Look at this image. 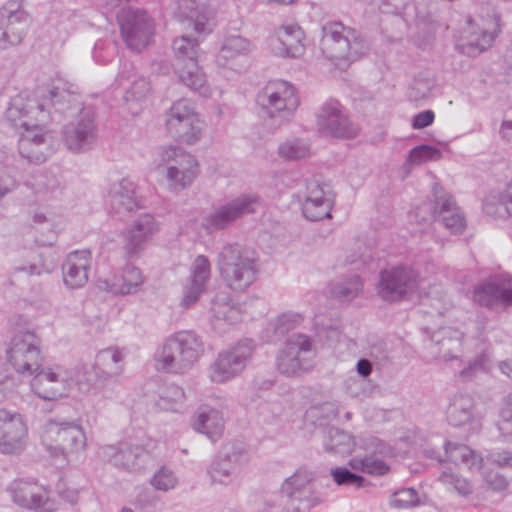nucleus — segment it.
Returning a JSON list of instances; mask_svg holds the SVG:
<instances>
[{
	"mask_svg": "<svg viewBox=\"0 0 512 512\" xmlns=\"http://www.w3.org/2000/svg\"><path fill=\"white\" fill-rule=\"evenodd\" d=\"M508 368H509V364H508V363H503V364L501 365V369H502V371H503L504 373H506V374L510 375L509 371L507 370Z\"/></svg>",
	"mask_w": 512,
	"mask_h": 512,
	"instance_id": "680f3d73",
	"label": "nucleus"
},
{
	"mask_svg": "<svg viewBox=\"0 0 512 512\" xmlns=\"http://www.w3.org/2000/svg\"><path fill=\"white\" fill-rule=\"evenodd\" d=\"M110 356L115 362L118 361V356L115 351H106L100 354V357Z\"/></svg>",
	"mask_w": 512,
	"mask_h": 512,
	"instance_id": "13d9d810",
	"label": "nucleus"
},
{
	"mask_svg": "<svg viewBox=\"0 0 512 512\" xmlns=\"http://www.w3.org/2000/svg\"><path fill=\"white\" fill-rule=\"evenodd\" d=\"M132 195H134L133 183L125 179L115 190L113 202L119 206V209L123 207L127 211H132L140 207L139 203L132 198Z\"/></svg>",
	"mask_w": 512,
	"mask_h": 512,
	"instance_id": "72a5a7b5",
	"label": "nucleus"
},
{
	"mask_svg": "<svg viewBox=\"0 0 512 512\" xmlns=\"http://www.w3.org/2000/svg\"><path fill=\"white\" fill-rule=\"evenodd\" d=\"M243 367V361L234 354L221 355L213 366L211 379L214 382H225L242 370Z\"/></svg>",
	"mask_w": 512,
	"mask_h": 512,
	"instance_id": "a878e982",
	"label": "nucleus"
},
{
	"mask_svg": "<svg viewBox=\"0 0 512 512\" xmlns=\"http://www.w3.org/2000/svg\"><path fill=\"white\" fill-rule=\"evenodd\" d=\"M304 32L297 24L280 26L271 39V49L274 54L281 57L295 58L303 54Z\"/></svg>",
	"mask_w": 512,
	"mask_h": 512,
	"instance_id": "f8f14e48",
	"label": "nucleus"
},
{
	"mask_svg": "<svg viewBox=\"0 0 512 512\" xmlns=\"http://www.w3.org/2000/svg\"><path fill=\"white\" fill-rule=\"evenodd\" d=\"M499 31V18L493 14L487 19H481V24L469 17L466 27L461 32L460 39L457 43L461 53L476 57L489 47H491L497 32Z\"/></svg>",
	"mask_w": 512,
	"mask_h": 512,
	"instance_id": "39448f33",
	"label": "nucleus"
},
{
	"mask_svg": "<svg viewBox=\"0 0 512 512\" xmlns=\"http://www.w3.org/2000/svg\"><path fill=\"white\" fill-rule=\"evenodd\" d=\"M439 157V151L428 145H422L412 149L409 155L410 161L417 165L430 160H436Z\"/></svg>",
	"mask_w": 512,
	"mask_h": 512,
	"instance_id": "a19ab883",
	"label": "nucleus"
},
{
	"mask_svg": "<svg viewBox=\"0 0 512 512\" xmlns=\"http://www.w3.org/2000/svg\"><path fill=\"white\" fill-rule=\"evenodd\" d=\"M446 453L449 459L456 464H465L472 467L478 461L474 451L463 444H447Z\"/></svg>",
	"mask_w": 512,
	"mask_h": 512,
	"instance_id": "473e14b6",
	"label": "nucleus"
},
{
	"mask_svg": "<svg viewBox=\"0 0 512 512\" xmlns=\"http://www.w3.org/2000/svg\"><path fill=\"white\" fill-rule=\"evenodd\" d=\"M166 123L171 128L176 126L195 128L196 125L202 124L203 120L190 100L180 99L174 102L167 112Z\"/></svg>",
	"mask_w": 512,
	"mask_h": 512,
	"instance_id": "412c9836",
	"label": "nucleus"
},
{
	"mask_svg": "<svg viewBox=\"0 0 512 512\" xmlns=\"http://www.w3.org/2000/svg\"><path fill=\"white\" fill-rule=\"evenodd\" d=\"M151 92L149 81L145 77H137L124 94L125 105L133 115H138Z\"/></svg>",
	"mask_w": 512,
	"mask_h": 512,
	"instance_id": "b1692460",
	"label": "nucleus"
},
{
	"mask_svg": "<svg viewBox=\"0 0 512 512\" xmlns=\"http://www.w3.org/2000/svg\"><path fill=\"white\" fill-rule=\"evenodd\" d=\"M202 352V344L196 335L179 332L165 343L158 362L163 370L181 371L196 362Z\"/></svg>",
	"mask_w": 512,
	"mask_h": 512,
	"instance_id": "20e7f679",
	"label": "nucleus"
},
{
	"mask_svg": "<svg viewBox=\"0 0 512 512\" xmlns=\"http://www.w3.org/2000/svg\"><path fill=\"white\" fill-rule=\"evenodd\" d=\"M111 9L120 8L117 21L121 35L131 50L140 52L150 41L154 32V24L146 11L126 6L128 0H104Z\"/></svg>",
	"mask_w": 512,
	"mask_h": 512,
	"instance_id": "7ed1b4c3",
	"label": "nucleus"
},
{
	"mask_svg": "<svg viewBox=\"0 0 512 512\" xmlns=\"http://www.w3.org/2000/svg\"><path fill=\"white\" fill-rule=\"evenodd\" d=\"M342 437H343L344 440H347V441L350 440V438L347 435H343Z\"/></svg>",
	"mask_w": 512,
	"mask_h": 512,
	"instance_id": "774afa93",
	"label": "nucleus"
},
{
	"mask_svg": "<svg viewBox=\"0 0 512 512\" xmlns=\"http://www.w3.org/2000/svg\"><path fill=\"white\" fill-rule=\"evenodd\" d=\"M499 416L498 427L502 435H512V393L503 401Z\"/></svg>",
	"mask_w": 512,
	"mask_h": 512,
	"instance_id": "58836bf2",
	"label": "nucleus"
},
{
	"mask_svg": "<svg viewBox=\"0 0 512 512\" xmlns=\"http://www.w3.org/2000/svg\"><path fill=\"white\" fill-rule=\"evenodd\" d=\"M357 370L360 374L367 376L371 372V365L367 360H360L357 364Z\"/></svg>",
	"mask_w": 512,
	"mask_h": 512,
	"instance_id": "5fc2aeb1",
	"label": "nucleus"
},
{
	"mask_svg": "<svg viewBox=\"0 0 512 512\" xmlns=\"http://www.w3.org/2000/svg\"><path fill=\"white\" fill-rule=\"evenodd\" d=\"M95 110L92 106H84L78 111L77 128H94Z\"/></svg>",
	"mask_w": 512,
	"mask_h": 512,
	"instance_id": "de8ad7c7",
	"label": "nucleus"
},
{
	"mask_svg": "<svg viewBox=\"0 0 512 512\" xmlns=\"http://www.w3.org/2000/svg\"><path fill=\"white\" fill-rule=\"evenodd\" d=\"M91 256L86 251L75 252L68 256L64 270V282L71 288L83 286L88 280V268Z\"/></svg>",
	"mask_w": 512,
	"mask_h": 512,
	"instance_id": "aec40b11",
	"label": "nucleus"
},
{
	"mask_svg": "<svg viewBox=\"0 0 512 512\" xmlns=\"http://www.w3.org/2000/svg\"><path fill=\"white\" fill-rule=\"evenodd\" d=\"M439 216L445 227L453 233L460 232L465 228V219L451 197L441 200Z\"/></svg>",
	"mask_w": 512,
	"mask_h": 512,
	"instance_id": "c85d7f7f",
	"label": "nucleus"
},
{
	"mask_svg": "<svg viewBox=\"0 0 512 512\" xmlns=\"http://www.w3.org/2000/svg\"><path fill=\"white\" fill-rule=\"evenodd\" d=\"M41 353L37 346L22 337H15L8 350V360L19 373L32 374L39 369Z\"/></svg>",
	"mask_w": 512,
	"mask_h": 512,
	"instance_id": "ddd939ff",
	"label": "nucleus"
},
{
	"mask_svg": "<svg viewBox=\"0 0 512 512\" xmlns=\"http://www.w3.org/2000/svg\"><path fill=\"white\" fill-rule=\"evenodd\" d=\"M29 144H30V141L28 139H21L20 146H19L21 153L24 154V153L28 152Z\"/></svg>",
	"mask_w": 512,
	"mask_h": 512,
	"instance_id": "4d7b16f0",
	"label": "nucleus"
},
{
	"mask_svg": "<svg viewBox=\"0 0 512 512\" xmlns=\"http://www.w3.org/2000/svg\"><path fill=\"white\" fill-rule=\"evenodd\" d=\"M11 500L18 506L39 512L57 510V501L49 495L47 488L37 481L15 479L7 487Z\"/></svg>",
	"mask_w": 512,
	"mask_h": 512,
	"instance_id": "423d86ee",
	"label": "nucleus"
},
{
	"mask_svg": "<svg viewBox=\"0 0 512 512\" xmlns=\"http://www.w3.org/2000/svg\"><path fill=\"white\" fill-rule=\"evenodd\" d=\"M320 47L327 58L347 63L356 61L367 50L360 33L341 22H329L322 27Z\"/></svg>",
	"mask_w": 512,
	"mask_h": 512,
	"instance_id": "f03ea898",
	"label": "nucleus"
},
{
	"mask_svg": "<svg viewBox=\"0 0 512 512\" xmlns=\"http://www.w3.org/2000/svg\"><path fill=\"white\" fill-rule=\"evenodd\" d=\"M65 375V370L59 366L38 369L31 381V387L43 399H56L64 394L68 386Z\"/></svg>",
	"mask_w": 512,
	"mask_h": 512,
	"instance_id": "9d476101",
	"label": "nucleus"
},
{
	"mask_svg": "<svg viewBox=\"0 0 512 512\" xmlns=\"http://www.w3.org/2000/svg\"><path fill=\"white\" fill-rule=\"evenodd\" d=\"M176 484V478L171 471L160 469L152 479V485L158 489L166 491L171 489Z\"/></svg>",
	"mask_w": 512,
	"mask_h": 512,
	"instance_id": "c03bdc74",
	"label": "nucleus"
},
{
	"mask_svg": "<svg viewBox=\"0 0 512 512\" xmlns=\"http://www.w3.org/2000/svg\"><path fill=\"white\" fill-rule=\"evenodd\" d=\"M173 51L178 61H183L184 64L189 61H196L199 45L195 38L189 36H181L173 41Z\"/></svg>",
	"mask_w": 512,
	"mask_h": 512,
	"instance_id": "c756f323",
	"label": "nucleus"
},
{
	"mask_svg": "<svg viewBox=\"0 0 512 512\" xmlns=\"http://www.w3.org/2000/svg\"><path fill=\"white\" fill-rule=\"evenodd\" d=\"M303 214L312 221L330 217V203L323 197L309 196L303 204Z\"/></svg>",
	"mask_w": 512,
	"mask_h": 512,
	"instance_id": "7c9ffc66",
	"label": "nucleus"
},
{
	"mask_svg": "<svg viewBox=\"0 0 512 512\" xmlns=\"http://www.w3.org/2000/svg\"><path fill=\"white\" fill-rule=\"evenodd\" d=\"M59 492L62 493V497L68 501L73 503L75 501V492L66 488L65 483L61 482L58 486Z\"/></svg>",
	"mask_w": 512,
	"mask_h": 512,
	"instance_id": "603ef678",
	"label": "nucleus"
},
{
	"mask_svg": "<svg viewBox=\"0 0 512 512\" xmlns=\"http://www.w3.org/2000/svg\"><path fill=\"white\" fill-rule=\"evenodd\" d=\"M74 429L70 427L59 426L57 424H49L45 427L42 434V441L48 448H53V440L56 442L58 447L63 444L68 437L72 436Z\"/></svg>",
	"mask_w": 512,
	"mask_h": 512,
	"instance_id": "f704fd0d",
	"label": "nucleus"
},
{
	"mask_svg": "<svg viewBox=\"0 0 512 512\" xmlns=\"http://www.w3.org/2000/svg\"><path fill=\"white\" fill-rule=\"evenodd\" d=\"M319 128H348L349 120L337 101L322 105L316 113Z\"/></svg>",
	"mask_w": 512,
	"mask_h": 512,
	"instance_id": "5701e85b",
	"label": "nucleus"
},
{
	"mask_svg": "<svg viewBox=\"0 0 512 512\" xmlns=\"http://www.w3.org/2000/svg\"><path fill=\"white\" fill-rule=\"evenodd\" d=\"M349 466L372 475H383L388 471V466L374 457L353 458L349 461Z\"/></svg>",
	"mask_w": 512,
	"mask_h": 512,
	"instance_id": "e433bc0d",
	"label": "nucleus"
},
{
	"mask_svg": "<svg viewBox=\"0 0 512 512\" xmlns=\"http://www.w3.org/2000/svg\"><path fill=\"white\" fill-rule=\"evenodd\" d=\"M143 456V451L138 448H129L124 451L119 452L115 458L114 462L116 465H122L123 467L136 470L139 466V462L141 457Z\"/></svg>",
	"mask_w": 512,
	"mask_h": 512,
	"instance_id": "ea45409f",
	"label": "nucleus"
},
{
	"mask_svg": "<svg viewBox=\"0 0 512 512\" xmlns=\"http://www.w3.org/2000/svg\"><path fill=\"white\" fill-rule=\"evenodd\" d=\"M474 301L481 306L495 307L512 304V279L498 276L479 285L474 291Z\"/></svg>",
	"mask_w": 512,
	"mask_h": 512,
	"instance_id": "1a4fd4ad",
	"label": "nucleus"
},
{
	"mask_svg": "<svg viewBox=\"0 0 512 512\" xmlns=\"http://www.w3.org/2000/svg\"><path fill=\"white\" fill-rule=\"evenodd\" d=\"M226 253L222 254L221 272L228 285L235 290L244 289L255 278V268L252 262L231 264Z\"/></svg>",
	"mask_w": 512,
	"mask_h": 512,
	"instance_id": "a211bd4d",
	"label": "nucleus"
},
{
	"mask_svg": "<svg viewBox=\"0 0 512 512\" xmlns=\"http://www.w3.org/2000/svg\"><path fill=\"white\" fill-rule=\"evenodd\" d=\"M502 128H512V121H505L502 125Z\"/></svg>",
	"mask_w": 512,
	"mask_h": 512,
	"instance_id": "e2e57ef3",
	"label": "nucleus"
},
{
	"mask_svg": "<svg viewBox=\"0 0 512 512\" xmlns=\"http://www.w3.org/2000/svg\"><path fill=\"white\" fill-rule=\"evenodd\" d=\"M434 112L432 110H425L423 112L418 113L413 117L412 128H426L431 125L434 121Z\"/></svg>",
	"mask_w": 512,
	"mask_h": 512,
	"instance_id": "09e8293b",
	"label": "nucleus"
},
{
	"mask_svg": "<svg viewBox=\"0 0 512 512\" xmlns=\"http://www.w3.org/2000/svg\"><path fill=\"white\" fill-rule=\"evenodd\" d=\"M178 77L179 80L193 91H199L205 94V75L200 70L197 61H189L180 66L178 64Z\"/></svg>",
	"mask_w": 512,
	"mask_h": 512,
	"instance_id": "cd10ccee",
	"label": "nucleus"
},
{
	"mask_svg": "<svg viewBox=\"0 0 512 512\" xmlns=\"http://www.w3.org/2000/svg\"><path fill=\"white\" fill-rule=\"evenodd\" d=\"M209 272L210 265L207 258L204 256L197 257L192 266L191 277L184 287V297L182 299L184 307H189L197 301L204 291Z\"/></svg>",
	"mask_w": 512,
	"mask_h": 512,
	"instance_id": "f3484780",
	"label": "nucleus"
},
{
	"mask_svg": "<svg viewBox=\"0 0 512 512\" xmlns=\"http://www.w3.org/2000/svg\"><path fill=\"white\" fill-rule=\"evenodd\" d=\"M143 283V277L138 268L128 267L121 275L115 276L107 283V290L112 294H129L135 292Z\"/></svg>",
	"mask_w": 512,
	"mask_h": 512,
	"instance_id": "393cba45",
	"label": "nucleus"
},
{
	"mask_svg": "<svg viewBox=\"0 0 512 512\" xmlns=\"http://www.w3.org/2000/svg\"><path fill=\"white\" fill-rule=\"evenodd\" d=\"M165 161L169 165L167 176L173 185L185 187L191 183L198 173V163L189 154L182 153L175 148L165 150Z\"/></svg>",
	"mask_w": 512,
	"mask_h": 512,
	"instance_id": "9b49d317",
	"label": "nucleus"
},
{
	"mask_svg": "<svg viewBox=\"0 0 512 512\" xmlns=\"http://www.w3.org/2000/svg\"><path fill=\"white\" fill-rule=\"evenodd\" d=\"M104 49V43L97 42L93 49V57L97 62L106 63L108 62V59H105L101 55V51Z\"/></svg>",
	"mask_w": 512,
	"mask_h": 512,
	"instance_id": "864d4df0",
	"label": "nucleus"
},
{
	"mask_svg": "<svg viewBox=\"0 0 512 512\" xmlns=\"http://www.w3.org/2000/svg\"><path fill=\"white\" fill-rule=\"evenodd\" d=\"M435 86V80L430 75L420 74L416 76L408 89V97L411 101L426 99Z\"/></svg>",
	"mask_w": 512,
	"mask_h": 512,
	"instance_id": "2f4dec72",
	"label": "nucleus"
},
{
	"mask_svg": "<svg viewBox=\"0 0 512 512\" xmlns=\"http://www.w3.org/2000/svg\"><path fill=\"white\" fill-rule=\"evenodd\" d=\"M500 464L512 466V457L497 460Z\"/></svg>",
	"mask_w": 512,
	"mask_h": 512,
	"instance_id": "bf43d9fd",
	"label": "nucleus"
},
{
	"mask_svg": "<svg viewBox=\"0 0 512 512\" xmlns=\"http://www.w3.org/2000/svg\"><path fill=\"white\" fill-rule=\"evenodd\" d=\"M28 430L18 414L0 411V451L16 453L22 450L27 442Z\"/></svg>",
	"mask_w": 512,
	"mask_h": 512,
	"instance_id": "6e6552de",
	"label": "nucleus"
},
{
	"mask_svg": "<svg viewBox=\"0 0 512 512\" xmlns=\"http://www.w3.org/2000/svg\"><path fill=\"white\" fill-rule=\"evenodd\" d=\"M279 153L286 159H298L307 155V149L296 142H287L280 146Z\"/></svg>",
	"mask_w": 512,
	"mask_h": 512,
	"instance_id": "a18cd8bd",
	"label": "nucleus"
},
{
	"mask_svg": "<svg viewBox=\"0 0 512 512\" xmlns=\"http://www.w3.org/2000/svg\"><path fill=\"white\" fill-rule=\"evenodd\" d=\"M31 24L30 15L17 2H9L0 11V44L3 49L19 45Z\"/></svg>",
	"mask_w": 512,
	"mask_h": 512,
	"instance_id": "0eeeda50",
	"label": "nucleus"
},
{
	"mask_svg": "<svg viewBox=\"0 0 512 512\" xmlns=\"http://www.w3.org/2000/svg\"><path fill=\"white\" fill-rule=\"evenodd\" d=\"M256 102L259 116L273 126L289 124L299 106L295 88L282 80L269 82L257 94Z\"/></svg>",
	"mask_w": 512,
	"mask_h": 512,
	"instance_id": "f257e3e1",
	"label": "nucleus"
},
{
	"mask_svg": "<svg viewBox=\"0 0 512 512\" xmlns=\"http://www.w3.org/2000/svg\"><path fill=\"white\" fill-rule=\"evenodd\" d=\"M298 347L299 350L306 351L310 348V341L306 336L299 335L295 342L289 344L290 354H293Z\"/></svg>",
	"mask_w": 512,
	"mask_h": 512,
	"instance_id": "3c124183",
	"label": "nucleus"
},
{
	"mask_svg": "<svg viewBox=\"0 0 512 512\" xmlns=\"http://www.w3.org/2000/svg\"><path fill=\"white\" fill-rule=\"evenodd\" d=\"M258 201L256 199H237L226 207L217 211L209 220L211 228H223L238 217L255 211Z\"/></svg>",
	"mask_w": 512,
	"mask_h": 512,
	"instance_id": "4be33fe9",
	"label": "nucleus"
},
{
	"mask_svg": "<svg viewBox=\"0 0 512 512\" xmlns=\"http://www.w3.org/2000/svg\"><path fill=\"white\" fill-rule=\"evenodd\" d=\"M278 365L281 372L287 375L296 374L299 370V361L297 358L287 359V357H280Z\"/></svg>",
	"mask_w": 512,
	"mask_h": 512,
	"instance_id": "8fccbe9b",
	"label": "nucleus"
},
{
	"mask_svg": "<svg viewBox=\"0 0 512 512\" xmlns=\"http://www.w3.org/2000/svg\"><path fill=\"white\" fill-rule=\"evenodd\" d=\"M178 16L193 26L197 33L212 31L213 11L209 5L199 0H178Z\"/></svg>",
	"mask_w": 512,
	"mask_h": 512,
	"instance_id": "2eb2a0df",
	"label": "nucleus"
},
{
	"mask_svg": "<svg viewBox=\"0 0 512 512\" xmlns=\"http://www.w3.org/2000/svg\"><path fill=\"white\" fill-rule=\"evenodd\" d=\"M155 230L154 220L150 215H144L135 226L125 235L129 253H133Z\"/></svg>",
	"mask_w": 512,
	"mask_h": 512,
	"instance_id": "bb28decb",
	"label": "nucleus"
},
{
	"mask_svg": "<svg viewBox=\"0 0 512 512\" xmlns=\"http://www.w3.org/2000/svg\"><path fill=\"white\" fill-rule=\"evenodd\" d=\"M354 286H355V287H354V290H355V291H358V290L360 289V287H361V283H360V282H358V281H356V282L354 283Z\"/></svg>",
	"mask_w": 512,
	"mask_h": 512,
	"instance_id": "0e129e2a",
	"label": "nucleus"
},
{
	"mask_svg": "<svg viewBox=\"0 0 512 512\" xmlns=\"http://www.w3.org/2000/svg\"><path fill=\"white\" fill-rule=\"evenodd\" d=\"M82 136V131L81 130H77L76 133H75V138H80Z\"/></svg>",
	"mask_w": 512,
	"mask_h": 512,
	"instance_id": "69168bd1",
	"label": "nucleus"
},
{
	"mask_svg": "<svg viewBox=\"0 0 512 512\" xmlns=\"http://www.w3.org/2000/svg\"><path fill=\"white\" fill-rule=\"evenodd\" d=\"M199 425L201 431L208 437L215 439L223 432V419L217 411H210L209 414H201L199 416Z\"/></svg>",
	"mask_w": 512,
	"mask_h": 512,
	"instance_id": "c9c22d12",
	"label": "nucleus"
},
{
	"mask_svg": "<svg viewBox=\"0 0 512 512\" xmlns=\"http://www.w3.org/2000/svg\"><path fill=\"white\" fill-rule=\"evenodd\" d=\"M505 207L508 214L512 216V184H510L508 188V192L505 198Z\"/></svg>",
	"mask_w": 512,
	"mask_h": 512,
	"instance_id": "6e6d98bb",
	"label": "nucleus"
},
{
	"mask_svg": "<svg viewBox=\"0 0 512 512\" xmlns=\"http://www.w3.org/2000/svg\"><path fill=\"white\" fill-rule=\"evenodd\" d=\"M76 102L77 99L73 92L61 90L58 87L49 89L40 96L36 120L40 121L44 127L52 115L51 108H54V113H64L66 109H71L72 103Z\"/></svg>",
	"mask_w": 512,
	"mask_h": 512,
	"instance_id": "dca6fc26",
	"label": "nucleus"
},
{
	"mask_svg": "<svg viewBox=\"0 0 512 512\" xmlns=\"http://www.w3.org/2000/svg\"><path fill=\"white\" fill-rule=\"evenodd\" d=\"M270 3H278V4H291L295 0H267Z\"/></svg>",
	"mask_w": 512,
	"mask_h": 512,
	"instance_id": "052dcab7",
	"label": "nucleus"
},
{
	"mask_svg": "<svg viewBox=\"0 0 512 512\" xmlns=\"http://www.w3.org/2000/svg\"><path fill=\"white\" fill-rule=\"evenodd\" d=\"M331 475L333 477V480L338 485L352 484V485H355L356 487H361L363 485V481H364V479L361 476L350 472L346 468L332 469Z\"/></svg>",
	"mask_w": 512,
	"mask_h": 512,
	"instance_id": "79ce46f5",
	"label": "nucleus"
},
{
	"mask_svg": "<svg viewBox=\"0 0 512 512\" xmlns=\"http://www.w3.org/2000/svg\"><path fill=\"white\" fill-rule=\"evenodd\" d=\"M415 287L416 281L411 278V273L404 269L394 268L381 274L379 292L386 300H400Z\"/></svg>",
	"mask_w": 512,
	"mask_h": 512,
	"instance_id": "4468645a",
	"label": "nucleus"
},
{
	"mask_svg": "<svg viewBox=\"0 0 512 512\" xmlns=\"http://www.w3.org/2000/svg\"><path fill=\"white\" fill-rule=\"evenodd\" d=\"M440 480L446 485L453 486L455 490L463 495L468 494L471 490V486L467 480L460 479L452 473H443Z\"/></svg>",
	"mask_w": 512,
	"mask_h": 512,
	"instance_id": "49530a36",
	"label": "nucleus"
},
{
	"mask_svg": "<svg viewBox=\"0 0 512 512\" xmlns=\"http://www.w3.org/2000/svg\"><path fill=\"white\" fill-rule=\"evenodd\" d=\"M121 512H133V511L131 509H129V508H123L121 510Z\"/></svg>",
	"mask_w": 512,
	"mask_h": 512,
	"instance_id": "338daca9",
	"label": "nucleus"
},
{
	"mask_svg": "<svg viewBox=\"0 0 512 512\" xmlns=\"http://www.w3.org/2000/svg\"><path fill=\"white\" fill-rule=\"evenodd\" d=\"M25 116L26 115L21 109V103H19V100L17 99L11 103L5 113V117L10 122L12 128H43V125L40 121L30 124L27 120L24 119Z\"/></svg>",
	"mask_w": 512,
	"mask_h": 512,
	"instance_id": "4c0bfd02",
	"label": "nucleus"
},
{
	"mask_svg": "<svg viewBox=\"0 0 512 512\" xmlns=\"http://www.w3.org/2000/svg\"><path fill=\"white\" fill-rule=\"evenodd\" d=\"M417 500V492L408 488L395 492L391 498V504L397 508H405L416 504Z\"/></svg>",
	"mask_w": 512,
	"mask_h": 512,
	"instance_id": "37998d69",
	"label": "nucleus"
},
{
	"mask_svg": "<svg viewBox=\"0 0 512 512\" xmlns=\"http://www.w3.org/2000/svg\"><path fill=\"white\" fill-rule=\"evenodd\" d=\"M254 44L241 35H228L224 38L216 62L221 67H228L232 61L241 56H247L254 50Z\"/></svg>",
	"mask_w": 512,
	"mask_h": 512,
	"instance_id": "6ab92c4d",
	"label": "nucleus"
}]
</instances>
